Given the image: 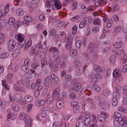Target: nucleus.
<instances>
[{
    "label": "nucleus",
    "mask_w": 127,
    "mask_h": 127,
    "mask_svg": "<svg viewBox=\"0 0 127 127\" xmlns=\"http://www.w3.org/2000/svg\"><path fill=\"white\" fill-rule=\"evenodd\" d=\"M29 80L26 79L20 80L17 83L14 85V87L15 90L21 92H24L25 90L24 88L19 86V85H22L26 86L28 88H29L30 87V85L29 83Z\"/></svg>",
    "instance_id": "obj_1"
},
{
    "label": "nucleus",
    "mask_w": 127,
    "mask_h": 127,
    "mask_svg": "<svg viewBox=\"0 0 127 127\" xmlns=\"http://www.w3.org/2000/svg\"><path fill=\"white\" fill-rule=\"evenodd\" d=\"M45 6L48 8H50L52 6H55L57 9L61 8L62 6L60 2L58 0H47L45 3Z\"/></svg>",
    "instance_id": "obj_2"
},
{
    "label": "nucleus",
    "mask_w": 127,
    "mask_h": 127,
    "mask_svg": "<svg viewBox=\"0 0 127 127\" xmlns=\"http://www.w3.org/2000/svg\"><path fill=\"white\" fill-rule=\"evenodd\" d=\"M60 92L59 89L57 88L53 92L51 95H50V94H48L47 95V99L46 100V102L47 103L50 104L52 102L54 99L55 98H58Z\"/></svg>",
    "instance_id": "obj_3"
},
{
    "label": "nucleus",
    "mask_w": 127,
    "mask_h": 127,
    "mask_svg": "<svg viewBox=\"0 0 127 127\" xmlns=\"http://www.w3.org/2000/svg\"><path fill=\"white\" fill-rule=\"evenodd\" d=\"M15 39L19 42L18 46L19 47H23L25 43L23 41L25 38V36L23 34L19 33L16 34L15 36Z\"/></svg>",
    "instance_id": "obj_4"
},
{
    "label": "nucleus",
    "mask_w": 127,
    "mask_h": 127,
    "mask_svg": "<svg viewBox=\"0 0 127 127\" xmlns=\"http://www.w3.org/2000/svg\"><path fill=\"white\" fill-rule=\"evenodd\" d=\"M85 116V117L83 118L82 122L84 126H87L90 123L91 120L90 117L91 116L89 113L87 112Z\"/></svg>",
    "instance_id": "obj_5"
},
{
    "label": "nucleus",
    "mask_w": 127,
    "mask_h": 127,
    "mask_svg": "<svg viewBox=\"0 0 127 127\" xmlns=\"http://www.w3.org/2000/svg\"><path fill=\"white\" fill-rule=\"evenodd\" d=\"M84 20L85 22H82L80 24L79 26L80 28H83L86 24H88L90 23L92 21V18L90 17L85 18Z\"/></svg>",
    "instance_id": "obj_6"
},
{
    "label": "nucleus",
    "mask_w": 127,
    "mask_h": 127,
    "mask_svg": "<svg viewBox=\"0 0 127 127\" xmlns=\"http://www.w3.org/2000/svg\"><path fill=\"white\" fill-rule=\"evenodd\" d=\"M45 45L46 44V42H44L43 43H41V41L39 42L38 43L35 49H32L31 51V53L32 54L35 53L37 55H38L39 53L37 52H36L35 50L37 51V49L41 48L43 47V45Z\"/></svg>",
    "instance_id": "obj_7"
},
{
    "label": "nucleus",
    "mask_w": 127,
    "mask_h": 127,
    "mask_svg": "<svg viewBox=\"0 0 127 127\" xmlns=\"http://www.w3.org/2000/svg\"><path fill=\"white\" fill-rule=\"evenodd\" d=\"M16 44V42L14 40H9L8 42L7 46L8 50L9 51H13L14 49Z\"/></svg>",
    "instance_id": "obj_8"
},
{
    "label": "nucleus",
    "mask_w": 127,
    "mask_h": 127,
    "mask_svg": "<svg viewBox=\"0 0 127 127\" xmlns=\"http://www.w3.org/2000/svg\"><path fill=\"white\" fill-rule=\"evenodd\" d=\"M2 84L3 86L5 88L2 89V96L5 95L6 94V89L7 90L9 91V88L8 85H7V81L5 80H2Z\"/></svg>",
    "instance_id": "obj_9"
},
{
    "label": "nucleus",
    "mask_w": 127,
    "mask_h": 127,
    "mask_svg": "<svg viewBox=\"0 0 127 127\" xmlns=\"http://www.w3.org/2000/svg\"><path fill=\"white\" fill-rule=\"evenodd\" d=\"M48 65L49 66L50 69L54 71L57 70L58 69V65L57 64L54 65L53 62L51 60H49L48 62Z\"/></svg>",
    "instance_id": "obj_10"
},
{
    "label": "nucleus",
    "mask_w": 127,
    "mask_h": 127,
    "mask_svg": "<svg viewBox=\"0 0 127 127\" xmlns=\"http://www.w3.org/2000/svg\"><path fill=\"white\" fill-rule=\"evenodd\" d=\"M33 99L32 97L31 96H26L23 101H22L21 104L22 105H24L26 103V102H30Z\"/></svg>",
    "instance_id": "obj_11"
},
{
    "label": "nucleus",
    "mask_w": 127,
    "mask_h": 127,
    "mask_svg": "<svg viewBox=\"0 0 127 127\" xmlns=\"http://www.w3.org/2000/svg\"><path fill=\"white\" fill-rule=\"evenodd\" d=\"M121 73L120 70L118 69H116L113 71V77L115 78H119L121 76Z\"/></svg>",
    "instance_id": "obj_12"
},
{
    "label": "nucleus",
    "mask_w": 127,
    "mask_h": 127,
    "mask_svg": "<svg viewBox=\"0 0 127 127\" xmlns=\"http://www.w3.org/2000/svg\"><path fill=\"white\" fill-rule=\"evenodd\" d=\"M114 117L115 118V119H121V120L122 119H124L125 120H127V118L125 117H121V115L120 113H119L117 112H115L114 114Z\"/></svg>",
    "instance_id": "obj_13"
},
{
    "label": "nucleus",
    "mask_w": 127,
    "mask_h": 127,
    "mask_svg": "<svg viewBox=\"0 0 127 127\" xmlns=\"http://www.w3.org/2000/svg\"><path fill=\"white\" fill-rule=\"evenodd\" d=\"M64 100L61 99L59 100L56 103L58 109H60L63 108L64 105Z\"/></svg>",
    "instance_id": "obj_14"
},
{
    "label": "nucleus",
    "mask_w": 127,
    "mask_h": 127,
    "mask_svg": "<svg viewBox=\"0 0 127 127\" xmlns=\"http://www.w3.org/2000/svg\"><path fill=\"white\" fill-rule=\"evenodd\" d=\"M44 84L46 87H50L51 86L52 82L50 76L48 77L45 79L44 82Z\"/></svg>",
    "instance_id": "obj_15"
},
{
    "label": "nucleus",
    "mask_w": 127,
    "mask_h": 127,
    "mask_svg": "<svg viewBox=\"0 0 127 127\" xmlns=\"http://www.w3.org/2000/svg\"><path fill=\"white\" fill-rule=\"evenodd\" d=\"M115 119L114 122V126L116 127H118L121 125L122 123L123 122L124 119Z\"/></svg>",
    "instance_id": "obj_16"
},
{
    "label": "nucleus",
    "mask_w": 127,
    "mask_h": 127,
    "mask_svg": "<svg viewBox=\"0 0 127 127\" xmlns=\"http://www.w3.org/2000/svg\"><path fill=\"white\" fill-rule=\"evenodd\" d=\"M119 8V7L118 5L116 4L113 6L112 9L111 7H109L108 9V12H110L111 10L112 12H114L115 11L118 10Z\"/></svg>",
    "instance_id": "obj_17"
},
{
    "label": "nucleus",
    "mask_w": 127,
    "mask_h": 127,
    "mask_svg": "<svg viewBox=\"0 0 127 127\" xmlns=\"http://www.w3.org/2000/svg\"><path fill=\"white\" fill-rule=\"evenodd\" d=\"M24 11L22 8H19L16 11V14L18 16H21L23 15L24 14Z\"/></svg>",
    "instance_id": "obj_18"
},
{
    "label": "nucleus",
    "mask_w": 127,
    "mask_h": 127,
    "mask_svg": "<svg viewBox=\"0 0 127 127\" xmlns=\"http://www.w3.org/2000/svg\"><path fill=\"white\" fill-rule=\"evenodd\" d=\"M118 103V100L116 97L113 98L111 101V104L112 106L116 107Z\"/></svg>",
    "instance_id": "obj_19"
},
{
    "label": "nucleus",
    "mask_w": 127,
    "mask_h": 127,
    "mask_svg": "<svg viewBox=\"0 0 127 127\" xmlns=\"http://www.w3.org/2000/svg\"><path fill=\"white\" fill-rule=\"evenodd\" d=\"M32 43V41L31 40H29L27 42L25 46L24 50V51H26L27 49L28 48L30 47L31 46Z\"/></svg>",
    "instance_id": "obj_20"
},
{
    "label": "nucleus",
    "mask_w": 127,
    "mask_h": 127,
    "mask_svg": "<svg viewBox=\"0 0 127 127\" xmlns=\"http://www.w3.org/2000/svg\"><path fill=\"white\" fill-rule=\"evenodd\" d=\"M5 36V34L0 32V44L4 43L5 41L4 38Z\"/></svg>",
    "instance_id": "obj_21"
},
{
    "label": "nucleus",
    "mask_w": 127,
    "mask_h": 127,
    "mask_svg": "<svg viewBox=\"0 0 127 127\" xmlns=\"http://www.w3.org/2000/svg\"><path fill=\"white\" fill-rule=\"evenodd\" d=\"M17 68V66L14 63H11L8 66V69L14 70Z\"/></svg>",
    "instance_id": "obj_22"
},
{
    "label": "nucleus",
    "mask_w": 127,
    "mask_h": 127,
    "mask_svg": "<svg viewBox=\"0 0 127 127\" xmlns=\"http://www.w3.org/2000/svg\"><path fill=\"white\" fill-rule=\"evenodd\" d=\"M15 21L14 18H8L7 23L10 26H13L14 25Z\"/></svg>",
    "instance_id": "obj_23"
},
{
    "label": "nucleus",
    "mask_w": 127,
    "mask_h": 127,
    "mask_svg": "<svg viewBox=\"0 0 127 127\" xmlns=\"http://www.w3.org/2000/svg\"><path fill=\"white\" fill-rule=\"evenodd\" d=\"M32 120L31 119H29L25 122V127H31Z\"/></svg>",
    "instance_id": "obj_24"
},
{
    "label": "nucleus",
    "mask_w": 127,
    "mask_h": 127,
    "mask_svg": "<svg viewBox=\"0 0 127 127\" xmlns=\"http://www.w3.org/2000/svg\"><path fill=\"white\" fill-rule=\"evenodd\" d=\"M15 97L16 99H17L18 101L19 102H21V103L22 101H23L22 99V95L20 94L17 93L15 95Z\"/></svg>",
    "instance_id": "obj_25"
},
{
    "label": "nucleus",
    "mask_w": 127,
    "mask_h": 127,
    "mask_svg": "<svg viewBox=\"0 0 127 127\" xmlns=\"http://www.w3.org/2000/svg\"><path fill=\"white\" fill-rule=\"evenodd\" d=\"M42 88V87L40 86L37 88V89L35 91L34 93V96L35 97H37L39 96L40 92V90Z\"/></svg>",
    "instance_id": "obj_26"
},
{
    "label": "nucleus",
    "mask_w": 127,
    "mask_h": 127,
    "mask_svg": "<svg viewBox=\"0 0 127 127\" xmlns=\"http://www.w3.org/2000/svg\"><path fill=\"white\" fill-rule=\"evenodd\" d=\"M45 101L43 100L40 101H37L35 103V104L38 106H40L44 105L45 103Z\"/></svg>",
    "instance_id": "obj_27"
},
{
    "label": "nucleus",
    "mask_w": 127,
    "mask_h": 127,
    "mask_svg": "<svg viewBox=\"0 0 127 127\" xmlns=\"http://www.w3.org/2000/svg\"><path fill=\"white\" fill-rule=\"evenodd\" d=\"M73 88L75 91H77L81 88V84L79 83H76L74 85Z\"/></svg>",
    "instance_id": "obj_28"
},
{
    "label": "nucleus",
    "mask_w": 127,
    "mask_h": 127,
    "mask_svg": "<svg viewBox=\"0 0 127 127\" xmlns=\"http://www.w3.org/2000/svg\"><path fill=\"white\" fill-rule=\"evenodd\" d=\"M118 110L122 113H125L127 111V108L122 106H120L118 109Z\"/></svg>",
    "instance_id": "obj_29"
},
{
    "label": "nucleus",
    "mask_w": 127,
    "mask_h": 127,
    "mask_svg": "<svg viewBox=\"0 0 127 127\" xmlns=\"http://www.w3.org/2000/svg\"><path fill=\"white\" fill-rule=\"evenodd\" d=\"M27 117V115L23 112L20 113L19 117L20 119L23 120L25 119Z\"/></svg>",
    "instance_id": "obj_30"
},
{
    "label": "nucleus",
    "mask_w": 127,
    "mask_h": 127,
    "mask_svg": "<svg viewBox=\"0 0 127 127\" xmlns=\"http://www.w3.org/2000/svg\"><path fill=\"white\" fill-rule=\"evenodd\" d=\"M94 69L97 73H99L102 71V69L98 66L95 65L94 66Z\"/></svg>",
    "instance_id": "obj_31"
},
{
    "label": "nucleus",
    "mask_w": 127,
    "mask_h": 127,
    "mask_svg": "<svg viewBox=\"0 0 127 127\" xmlns=\"http://www.w3.org/2000/svg\"><path fill=\"white\" fill-rule=\"evenodd\" d=\"M20 53V50L18 49L15 50L12 53V56L13 57L16 58L19 55Z\"/></svg>",
    "instance_id": "obj_32"
},
{
    "label": "nucleus",
    "mask_w": 127,
    "mask_h": 127,
    "mask_svg": "<svg viewBox=\"0 0 127 127\" xmlns=\"http://www.w3.org/2000/svg\"><path fill=\"white\" fill-rule=\"evenodd\" d=\"M77 54V51L75 50L72 49L69 52L70 56L72 57L75 56Z\"/></svg>",
    "instance_id": "obj_33"
},
{
    "label": "nucleus",
    "mask_w": 127,
    "mask_h": 127,
    "mask_svg": "<svg viewBox=\"0 0 127 127\" xmlns=\"http://www.w3.org/2000/svg\"><path fill=\"white\" fill-rule=\"evenodd\" d=\"M21 68L23 71L26 73H28L29 72V70L27 66L24 64L22 65L21 66Z\"/></svg>",
    "instance_id": "obj_34"
},
{
    "label": "nucleus",
    "mask_w": 127,
    "mask_h": 127,
    "mask_svg": "<svg viewBox=\"0 0 127 127\" xmlns=\"http://www.w3.org/2000/svg\"><path fill=\"white\" fill-rule=\"evenodd\" d=\"M14 3L15 5H21L23 4V3L22 0H15L14 1Z\"/></svg>",
    "instance_id": "obj_35"
},
{
    "label": "nucleus",
    "mask_w": 127,
    "mask_h": 127,
    "mask_svg": "<svg viewBox=\"0 0 127 127\" xmlns=\"http://www.w3.org/2000/svg\"><path fill=\"white\" fill-rule=\"evenodd\" d=\"M86 113L87 112H85L80 114L79 116L77 118L76 120L78 121L81 119L83 117V118H84L85 117V115Z\"/></svg>",
    "instance_id": "obj_36"
},
{
    "label": "nucleus",
    "mask_w": 127,
    "mask_h": 127,
    "mask_svg": "<svg viewBox=\"0 0 127 127\" xmlns=\"http://www.w3.org/2000/svg\"><path fill=\"white\" fill-rule=\"evenodd\" d=\"M24 20H25L29 22H31L32 21V17L29 16H25L24 17Z\"/></svg>",
    "instance_id": "obj_37"
},
{
    "label": "nucleus",
    "mask_w": 127,
    "mask_h": 127,
    "mask_svg": "<svg viewBox=\"0 0 127 127\" xmlns=\"http://www.w3.org/2000/svg\"><path fill=\"white\" fill-rule=\"evenodd\" d=\"M122 45V43L121 42H116L114 44V47L116 48H119L121 47Z\"/></svg>",
    "instance_id": "obj_38"
},
{
    "label": "nucleus",
    "mask_w": 127,
    "mask_h": 127,
    "mask_svg": "<svg viewBox=\"0 0 127 127\" xmlns=\"http://www.w3.org/2000/svg\"><path fill=\"white\" fill-rule=\"evenodd\" d=\"M61 122L59 121L55 122L53 123L52 124L53 127H60V124Z\"/></svg>",
    "instance_id": "obj_39"
},
{
    "label": "nucleus",
    "mask_w": 127,
    "mask_h": 127,
    "mask_svg": "<svg viewBox=\"0 0 127 127\" xmlns=\"http://www.w3.org/2000/svg\"><path fill=\"white\" fill-rule=\"evenodd\" d=\"M51 77L52 79L55 82H57L59 81L58 78L57 76L54 74H52Z\"/></svg>",
    "instance_id": "obj_40"
},
{
    "label": "nucleus",
    "mask_w": 127,
    "mask_h": 127,
    "mask_svg": "<svg viewBox=\"0 0 127 127\" xmlns=\"http://www.w3.org/2000/svg\"><path fill=\"white\" fill-rule=\"evenodd\" d=\"M41 66L42 67L46 66L47 64V60L46 59H42L41 62Z\"/></svg>",
    "instance_id": "obj_41"
},
{
    "label": "nucleus",
    "mask_w": 127,
    "mask_h": 127,
    "mask_svg": "<svg viewBox=\"0 0 127 127\" xmlns=\"http://www.w3.org/2000/svg\"><path fill=\"white\" fill-rule=\"evenodd\" d=\"M11 5V4L10 3H8L5 6L4 10V12L6 13L9 11V7Z\"/></svg>",
    "instance_id": "obj_42"
},
{
    "label": "nucleus",
    "mask_w": 127,
    "mask_h": 127,
    "mask_svg": "<svg viewBox=\"0 0 127 127\" xmlns=\"http://www.w3.org/2000/svg\"><path fill=\"white\" fill-rule=\"evenodd\" d=\"M92 1H94L95 5L96 6H99L100 5H104V4L103 3H99L97 0H92Z\"/></svg>",
    "instance_id": "obj_43"
},
{
    "label": "nucleus",
    "mask_w": 127,
    "mask_h": 127,
    "mask_svg": "<svg viewBox=\"0 0 127 127\" xmlns=\"http://www.w3.org/2000/svg\"><path fill=\"white\" fill-rule=\"evenodd\" d=\"M8 55L6 53L1 54L0 55V59H4L7 58Z\"/></svg>",
    "instance_id": "obj_44"
},
{
    "label": "nucleus",
    "mask_w": 127,
    "mask_h": 127,
    "mask_svg": "<svg viewBox=\"0 0 127 127\" xmlns=\"http://www.w3.org/2000/svg\"><path fill=\"white\" fill-rule=\"evenodd\" d=\"M123 104L125 106H127V96L124 97L122 100Z\"/></svg>",
    "instance_id": "obj_45"
},
{
    "label": "nucleus",
    "mask_w": 127,
    "mask_h": 127,
    "mask_svg": "<svg viewBox=\"0 0 127 127\" xmlns=\"http://www.w3.org/2000/svg\"><path fill=\"white\" fill-rule=\"evenodd\" d=\"M82 44V41L80 40H78L76 42V46L77 48L80 47Z\"/></svg>",
    "instance_id": "obj_46"
},
{
    "label": "nucleus",
    "mask_w": 127,
    "mask_h": 127,
    "mask_svg": "<svg viewBox=\"0 0 127 127\" xmlns=\"http://www.w3.org/2000/svg\"><path fill=\"white\" fill-rule=\"evenodd\" d=\"M116 61L115 58L114 56H111L109 60L110 62L112 64L114 63Z\"/></svg>",
    "instance_id": "obj_47"
},
{
    "label": "nucleus",
    "mask_w": 127,
    "mask_h": 127,
    "mask_svg": "<svg viewBox=\"0 0 127 127\" xmlns=\"http://www.w3.org/2000/svg\"><path fill=\"white\" fill-rule=\"evenodd\" d=\"M77 27L76 26H74L72 28V32L73 34H75L77 32Z\"/></svg>",
    "instance_id": "obj_48"
},
{
    "label": "nucleus",
    "mask_w": 127,
    "mask_h": 127,
    "mask_svg": "<svg viewBox=\"0 0 127 127\" xmlns=\"http://www.w3.org/2000/svg\"><path fill=\"white\" fill-rule=\"evenodd\" d=\"M39 65V64L37 62L33 63L32 65V67L34 69H36Z\"/></svg>",
    "instance_id": "obj_49"
},
{
    "label": "nucleus",
    "mask_w": 127,
    "mask_h": 127,
    "mask_svg": "<svg viewBox=\"0 0 127 127\" xmlns=\"http://www.w3.org/2000/svg\"><path fill=\"white\" fill-rule=\"evenodd\" d=\"M105 110L104 109H103L102 111H101L100 114L102 115H104L106 117L108 116L109 114L108 113H106L105 112Z\"/></svg>",
    "instance_id": "obj_50"
},
{
    "label": "nucleus",
    "mask_w": 127,
    "mask_h": 127,
    "mask_svg": "<svg viewBox=\"0 0 127 127\" xmlns=\"http://www.w3.org/2000/svg\"><path fill=\"white\" fill-rule=\"evenodd\" d=\"M55 108V107L52 108L51 111V112L53 115H56L57 114V111Z\"/></svg>",
    "instance_id": "obj_51"
},
{
    "label": "nucleus",
    "mask_w": 127,
    "mask_h": 127,
    "mask_svg": "<svg viewBox=\"0 0 127 127\" xmlns=\"http://www.w3.org/2000/svg\"><path fill=\"white\" fill-rule=\"evenodd\" d=\"M122 70L123 72L125 73L127 71V65H124L122 68Z\"/></svg>",
    "instance_id": "obj_52"
},
{
    "label": "nucleus",
    "mask_w": 127,
    "mask_h": 127,
    "mask_svg": "<svg viewBox=\"0 0 127 127\" xmlns=\"http://www.w3.org/2000/svg\"><path fill=\"white\" fill-rule=\"evenodd\" d=\"M98 120L101 123H103L105 121V119L104 117H102L100 116L98 117Z\"/></svg>",
    "instance_id": "obj_53"
},
{
    "label": "nucleus",
    "mask_w": 127,
    "mask_h": 127,
    "mask_svg": "<svg viewBox=\"0 0 127 127\" xmlns=\"http://www.w3.org/2000/svg\"><path fill=\"white\" fill-rule=\"evenodd\" d=\"M72 47V45L71 43L69 42H66V49H68Z\"/></svg>",
    "instance_id": "obj_54"
},
{
    "label": "nucleus",
    "mask_w": 127,
    "mask_h": 127,
    "mask_svg": "<svg viewBox=\"0 0 127 127\" xmlns=\"http://www.w3.org/2000/svg\"><path fill=\"white\" fill-rule=\"evenodd\" d=\"M71 76L70 75H67L65 78V80L66 82H68L70 81L71 79Z\"/></svg>",
    "instance_id": "obj_55"
},
{
    "label": "nucleus",
    "mask_w": 127,
    "mask_h": 127,
    "mask_svg": "<svg viewBox=\"0 0 127 127\" xmlns=\"http://www.w3.org/2000/svg\"><path fill=\"white\" fill-rule=\"evenodd\" d=\"M94 6H90L86 9V11H92L94 9Z\"/></svg>",
    "instance_id": "obj_56"
},
{
    "label": "nucleus",
    "mask_w": 127,
    "mask_h": 127,
    "mask_svg": "<svg viewBox=\"0 0 127 127\" xmlns=\"http://www.w3.org/2000/svg\"><path fill=\"white\" fill-rule=\"evenodd\" d=\"M123 122L122 123L121 126V127H127V120L126 121L124 120Z\"/></svg>",
    "instance_id": "obj_57"
},
{
    "label": "nucleus",
    "mask_w": 127,
    "mask_h": 127,
    "mask_svg": "<svg viewBox=\"0 0 127 127\" xmlns=\"http://www.w3.org/2000/svg\"><path fill=\"white\" fill-rule=\"evenodd\" d=\"M100 20L98 19H96L94 20L93 21L94 24L95 25H99L100 22Z\"/></svg>",
    "instance_id": "obj_58"
},
{
    "label": "nucleus",
    "mask_w": 127,
    "mask_h": 127,
    "mask_svg": "<svg viewBox=\"0 0 127 127\" xmlns=\"http://www.w3.org/2000/svg\"><path fill=\"white\" fill-rule=\"evenodd\" d=\"M93 32L96 33L99 30V27H96L93 28L92 29Z\"/></svg>",
    "instance_id": "obj_59"
},
{
    "label": "nucleus",
    "mask_w": 127,
    "mask_h": 127,
    "mask_svg": "<svg viewBox=\"0 0 127 127\" xmlns=\"http://www.w3.org/2000/svg\"><path fill=\"white\" fill-rule=\"evenodd\" d=\"M113 23V22L111 19L109 20H108L107 23V26L108 27H110L112 25Z\"/></svg>",
    "instance_id": "obj_60"
},
{
    "label": "nucleus",
    "mask_w": 127,
    "mask_h": 127,
    "mask_svg": "<svg viewBox=\"0 0 127 127\" xmlns=\"http://www.w3.org/2000/svg\"><path fill=\"white\" fill-rule=\"evenodd\" d=\"M118 79H116L115 80V83L116 84H118L120 82H121L123 80V78L121 76L119 77Z\"/></svg>",
    "instance_id": "obj_61"
},
{
    "label": "nucleus",
    "mask_w": 127,
    "mask_h": 127,
    "mask_svg": "<svg viewBox=\"0 0 127 127\" xmlns=\"http://www.w3.org/2000/svg\"><path fill=\"white\" fill-rule=\"evenodd\" d=\"M16 24L17 27H19L22 25L23 23L21 21L18 20L16 22Z\"/></svg>",
    "instance_id": "obj_62"
},
{
    "label": "nucleus",
    "mask_w": 127,
    "mask_h": 127,
    "mask_svg": "<svg viewBox=\"0 0 127 127\" xmlns=\"http://www.w3.org/2000/svg\"><path fill=\"white\" fill-rule=\"evenodd\" d=\"M108 34V30L106 31L105 29H104L103 31V33L102 34L101 37H104L107 34Z\"/></svg>",
    "instance_id": "obj_63"
},
{
    "label": "nucleus",
    "mask_w": 127,
    "mask_h": 127,
    "mask_svg": "<svg viewBox=\"0 0 127 127\" xmlns=\"http://www.w3.org/2000/svg\"><path fill=\"white\" fill-rule=\"evenodd\" d=\"M123 91L125 93L126 96H127V85H125L124 87Z\"/></svg>",
    "instance_id": "obj_64"
}]
</instances>
